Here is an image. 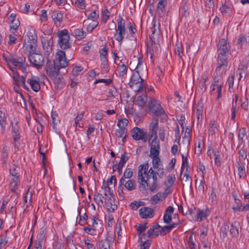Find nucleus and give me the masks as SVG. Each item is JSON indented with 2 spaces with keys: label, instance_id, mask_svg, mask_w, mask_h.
<instances>
[{
  "label": "nucleus",
  "instance_id": "1",
  "mask_svg": "<svg viewBox=\"0 0 249 249\" xmlns=\"http://www.w3.org/2000/svg\"><path fill=\"white\" fill-rule=\"evenodd\" d=\"M47 74L53 80L54 83H63L64 79L59 75L60 68L55 64L54 60L47 58L45 67Z\"/></svg>",
  "mask_w": 249,
  "mask_h": 249
},
{
  "label": "nucleus",
  "instance_id": "2",
  "mask_svg": "<svg viewBox=\"0 0 249 249\" xmlns=\"http://www.w3.org/2000/svg\"><path fill=\"white\" fill-rule=\"evenodd\" d=\"M147 107L148 112L151 113L155 118L161 117L163 118L167 115L159 102L154 98H151L148 102Z\"/></svg>",
  "mask_w": 249,
  "mask_h": 249
},
{
  "label": "nucleus",
  "instance_id": "3",
  "mask_svg": "<svg viewBox=\"0 0 249 249\" xmlns=\"http://www.w3.org/2000/svg\"><path fill=\"white\" fill-rule=\"evenodd\" d=\"M217 59L228 60L231 54V48L229 42L224 38L219 39L217 44Z\"/></svg>",
  "mask_w": 249,
  "mask_h": 249
},
{
  "label": "nucleus",
  "instance_id": "4",
  "mask_svg": "<svg viewBox=\"0 0 249 249\" xmlns=\"http://www.w3.org/2000/svg\"><path fill=\"white\" fill-rule=\"evenodd\" d=\"M9 67L11 70L19 69L21 70L22 72H25L26 71V67L25 64V58L24 57L17 56L13 55L12 58L9 59Z\"/></svg>",
  "mask_w": 249,
  "mask_h": 249
},
{
  "label": "nucleus",
  "instance_id": "5",
  "mask_svg": "<svg viewBox=\"0 0 249 249\" xmlns=\"http://www.w3.org/2000/svg\"><path fill=\"white\" fill-rule=\"evenodd\" d=\"M57 36L59 37L58 44L61 49L66 50L71 47L69 42L70 36L67 30L64 29L58 31Z\"/></svg>",
  "mask_w": 249,
  "mask_h": 249
},
{
  "label": "nucleus",
  "instance_id": "6",
  "mask_svg": "<svg viewBox=\"0 0 249 249\" xmlns=\"http://www.w3.org/2000/svg\"><path fill=\"white\" fill-rule=\"evenodd\" d=\"M28 58L30 62L37 69H40L42 68L44 58L41 54L38 53L37 52H30L28 54Z\"/></svg>",
  "mask_w": 249,
  "mask_h": 249
},
{
  "label": "nucleus",
  "instance_id": "7",
  "mask_svg": "<svg viewBox=\"0 0 249 249\" xmlns=\"http://www.w3.org/2000/svg\"><path fill=\"white\" fill-rule=\"evenodd\" d=\"M142 64L141 61L139 60V62L138 64V65L136 68V71L134 72L130 78V81L129 83V85L130 87H131L133 85L137 84L140 83L139 85V87L138 89L137 90V92L141 91L143 90V86L142 84V82L143 81V79L141 78V75L140 73V71L139 70V66Z\"/></svg>",
  "mask_w": 249,
  "mask_h": 249
},
{
  "label": "nucleus",
  "instance_id": "8",
  "mask_svg": "<svg viewBox=\"0 0 249 249\" xmlns=\"http://www.w3.org/2000/svg\"><path fill=\"white\" fill-rule=\"evenodd\" d=\"M131 135L136 141L142 140L143 142L147 141V132L138 127H135L131 130Z\"/></svg>",
  "mask_w": 249,
  "mask_h": 249
},
{
  "label": "nucleus",
  "instance_id": "9",
  "mask_svg": "<svg viewBox=\"0 0 249 249\" xmlns=\"http://www.w3.org/2000/svg\"><path fill=\"white\" fill-rule=\"evenodd\" d=\"M42 47L44 54L48 57L51 53H53V39L52 37H46L42 39Z\"/></svg>",
  "mask_w": 249,
  "mask_h": 249
},
{
  "label": "nucleus",
  "instance_id": "10",
  "mask_svg": "<svg viewBox=\"0 0 249 249\" xmlns=\"http://www.w3.org/2000/svg\"><path fill=\"white\" fill-rule=\"evenodd\" d=\"M157 136L154 137V139L149 144L150 146V155H153L154 157L159 156L160 151V142L157 140Z\"/></svg>",
  "mask_w": 249,
  "mask_h": 249
},
{
  "label": "nucleus",
  "instance_id": "11",
  "mask_svg": "<svg viewBox=\"0 0 249 249\" xmlns=\"http://www.w3.org/2000/svg\"><path fill=\"white\" fill-rule=\"evenodd\" d=\"M56 56L59 63L58 66L60 69L65 68L68 65L69 61L66 59L65 52L59 50L57 52Z\"/></svg>",
  "mask_w": 249,
  "mask_h": 249
},
{
  "label": "nucleus",
  "instance_id": "12",
  "mask_svg": "<svg viewBox=\"0 0 249 249\" xmlns=\"http://www.w3.org/2000/svg\"><path fill=\"white\" fill-rule=\"evenodd\" d=\"M217 67L215 70V72L217 75H222L223 73L226 72L228 60H222L220 59H217Z\"/></svg>",
  "mask_w": 249,
  "mask_h": 249
},
{
  "label": "nucleus",
  "instance_id": "13",
  "mask_svg": "<svg viewBox=\"0 0 249 249\" xmlns=\"http://www.w3.org/2000/svg\"><path fill=\"white\" fill-rule=\"evenodd\" d=\"M139 214L142 218H152L154 215V211L151 208L142 207L139 210Z\"/></svg>",
  "mask_w": 249,
  "mask_h": 249
},
{
  "label": "nucleus",
  "instance_id": "14",
  "mask_svg": "<svg viewBox=\"0 0 249 249\" xmlns=\"http://www.w3.org/2000/svg\"><path fill=\"white\" fill-rule=\"evenodd\" d=\"M38 80V77L32 76L31 78L28 79L27 81L31 89L35 92H37L40 89V85Z\"/></svg>",
  "mask_w": 249,
  "mask_h": 249
},
{
  "label": "nucleus",
  "instance_id": "15",
  "mask_svg": "<svg viewBox=\"0 0 249 249\" xmlns=\"http://www.w3.org/2000/svg\"><path fill=\"white\" fill-rule=\"evenodd\" d=\"M133 172L130 168H126L124 171L123 176L121 178L119 181V189H123V185L125 182V178H130L133 176Z\"/></svg>",
  "mask_w": 249,
  "mask_h": 249
},
{
  "label": "nucleus",
  "instance_id": "16",
  "mask_svg": "<svg viewBox=\"0 0 249 249\" xmlns=\"http://www.w3.org/2000/svg\"><path fill=\"white\" fill-rule=\"evenodd\" d=\"M101 61L102 63L101 67L104 73H107L108 72V64L107 56L104 54L103 53H101Z\"/></svg>",
  "mask_w": 249,
  "mask_h": 249
},
{
  "label": "nucleus",
  "instance_id": "17",
  "mask_svg": "<svg viewBox=\"0 0 249 249\" xmlns=\"http://www.w3.org/2000/svg\"><path fill=\"white\" fill-rule=\"evenodd\" d=\"M46 234V227L43 226L40 230L37 237V243L43 244V240L45 239Z\"/></svg>",
  "mask_w": 249,
  "mask_h": 249
},
{
  "label": "nucleus",
  "instance_id": "18",
  "mask_svg": "<svg viewBox=\"0 0 249 249\" xmlns=\"http://www.w3.org/2000/svg\"><path fill=\"white\" fill-rule=\"evenodd\" d=\"M149 168V164L147 162L143 164H141L138 167V175L140 177L142 178V179L143 178V175L146 174Z\"/></svg>",
  "mask_w": 249,
  "mask_h": 249
},
{
  "label": "nucleus",
  "instance_id": "19",
  "mask_svg": "<svg viewBox=\"0 0 249 249\" xmlns=\"http://www.w3.org/2000/svg\"><path fill=\"white\" fill-rule=\"evenodd\" d=\"M147 102V95L144 93L142 95L138 96L136 100V104L141 107H143L145 106Z\"/></svg>",
  "mask_w": 249,
  "mask_h": 249
},
{
  "label": "nucleus",
  "instance_id": "20",
  "mask_svg": "<svg viewBox=\"0 0 249 249\" xmlns=\"http://www.w3.org/2000/svg\"><path fill=\"white\" fill-rule=\"evenodd\" d=\"M167 4V0H160L157 5V12L161 15L165 10V6Z\"/></svg>",
  "mask_w": 249,
  "mask_h": 249
},
{
  "label": "nucleus",
  "instance_id": "21",
  "mask_svg": "<svg viewBox=\"0 0 249 249\" xmlns=\"http://www.w3.org/2000/svg\"><path fill=\"white\" fill-rule=\"evenodd\" d=\"M117 21V29L116 31H126L125 28V21L120 15L118 16Z\"/></svg>",
  "mask_w": 249,
  "mask_h": 249
},
{
  "label": "nucleus",
  "instance_id": "22",
  "mask_svg": "<svg viewBox=\"0 0 249 249\" xmlns=\"http://www.w3.org/2000/svg\"><path fill=\"white\" fill-rule=\"evenodd\" d=\"M12 136L15 141L18 140L20 138L19 133L18 132V128L17 123L15 124L12 123Z\"/></svg>",
  "mask_w": 249,
  "mask_h": 249
},
{
  "label": "nucleus",
  "instance_id": "23",
  "mask_svg": "<svg viewBox=\"0 0 249 249\" xmlns=\"http://www.w3.org/2000/svg\"><path fill=\"white\" fill-rule=\"evenodd\" d=\"M209 213V211L208 210H201L197 213V215H196V219L197 221H201L203 219L207 218Z\"/></svg>",
  "mask_w": 249,
  "mask_h": 249
},
{
  "label": "nucleus",
  "instance_id": "24",
  "mask_svg": "<svg viewBox=\"0 0 249 249\" xmlns=\"http://www.w3.org/2000/svg\"><path fill=\"white\" fill-rule=\"evenodd\" d=\"M94 200L95 201L98 205H99L98 202H100L102 204L105 203L106 206H108L107 204L106 198L99 193H96L94 194Z\"/></svg>",
  "mask_w": 249,
  "mask_h": 249
},
{
  "label": "nucleus",
  "instance_id": "25",
  "mask_svg": "<svg viewBox=\"0 0 249 249\" xmlns=\"http://www.w3.org/2000/svg\"><path fill=\"white\" fill-rule=\"evenodd\" d=\"M124 186L128 191H133L136 188L135 181L133 179H129L126 182L125 181L123 186Z\"/></svg>",
  "mask_w": 249,
  "mask_h": 249
},
{
  "label": "nucleus",
  "instance_id": "26",
  "mask_svg": "<svg viewBox=\"0 0 249 249\" xmlns=\"http://www.w3.org/2000/svg\"><path fill=\"white\" fill-rule=\"evenodd\" d=\"M152 159V164L153 168H157L159 166L162 165V161L159 158V156H156L154 157L153 155H149Z\"/></svg>",
  "mask_w": 249,
  "mask_h": 249
},
{
  "label": "nucleus",
  "instance_id": "27",
  "mask_svg": "<svg viewBox=\"0 0 249 249\" xmlns=\"http://www.w3.org/2000/svg\"><path fill=\"white\" fill-rule=\"evenodd\" d=\"M208 80V76L206 75H203L199 79V87L202 91H205L206 89V82Z\"/></svg>",
  "mask_w": 249,
  "mask_h": 249
},
{
  "label": "nucleus",
  "instance_id": "28",
  "mask_svg": "<svg viewBox=\"0 0 249 249\" xmlns=\"http://www.w3.org/2000/svg\"><path fill=\"white\" fill-rule=\"evenodd\" d=\"M19 185V179L18 177H14L10 184V190L12 192H15L16 188Z\"/></svg>",
  "mask_w": 249,
  "mask_h": 249
},
{
  "label": "nucleus",
  "instance_id": "29",
  "mask_svg": "<svg viewBox=\"0 0 249 249\" xmlns=\"http://www.w3.org/2000/svg\"><path fill=\"white\" fill-rule=\"evenodd\" d=\"M209 135H213L215 134L216 130H217V124L215 123V121L214 120H212L210 121L209 123Z\"/></svg>",
  "mask_w": 249,
  "mask_h": 249
},
{
  "label": "nucleus",
  "instance_id": "30",
  "mask_svg": "<svg viewBox=\"0 0 249 249\" xmlns=\"http://www.w3.org/2000/svg\"><path fill=\"white\" fill-rule=\"evenodd\" d=\"M27 46L26 47L27 48H29V50H28L29 53H32L33 52H38L37 50V42H33L32 41H27Z\"/></svg>",
  "mask_w": 249,
  "mask_h": 249
},
{
  "label": "nucleus",
  "instance_id": "31",
  "mask_svg": "<svg viewBox=\"0 0 249 249\" xmlns=\"http://www.w3.org/2000/svg\"><path fill=\"white\" fill-rule=\"evenodd\" d=\"M245 163H242L241 161L238 163V175L239 176V178H242L244 177V176L246 175L245 174V168L244 166Z\"/></svg>",
  "mask_w": 249,
  "mask_h": 249
},
{
  "label": "nucleus",
  "instance_id": "32",
  "mask_svg": "<svg viewBox=\"0 0 249 249\" xmlns=\"http://www.w3.org/2000/svg\"><path fill=\"white\" fill-rule=\"evenodd\" d=\"M238 138L241 142H244L247 139L246 129L244 127H242L239 129Z\"/></svg>",
  "mask_w": 249,
  "mask_h": 249
},
{
  "label": "nucleus",
  "instance_id": "33",
  "mask_svg": "<svg viewBox=\"0 0 249 249\" xmlns=\"http://www.w3.org/2000/svg\"><path fill=\"white\" fill-rule=\"evenodd\" d=\"M52 17L55 22V20H57L60 23L62 20L63 15L61 12L58 11H56L53 12Z\"/></svg>",
  "mask_w": 249,
  "mask_h": 249
},
{
  "label": "nucleus",
  "instance_id": "34",
  "mask_svg": "<svg viewBox=\"0 0 249 249\" xmlns=\"http://www.w3.org/2000/svg\"><path fill=\"white\" fill-rule=\"evenodd\" d=\"M236 222H234L231 225L230 232L233 237H237L239 235L238 228L236 227Z\"/></svg>",
  "mask_w": 249,
  "mask_h": 249
},
{
  "label": "nucleus",
  "instance_id": "35",
  "mask_svg": "<svg viewBox=\"0 0 249 249\" xmlns=\"http://www.w3.org/2000/svg\"><path fill=\"white\" fill-rule=\"evenodd\" d=\"M151 178L153 179V182L150 186V190L152 192L154 191L157 187L158 184V178L157 177V174L155 173L151 176Z\"/></svg>",
  "mask_w": 249,
  "mask_h": 249
},
{
  "label": "nucleus",
  "instance_id": "36",
  "mask_svg": "<svg viewBox=\"0 0 249 249\" xmlns=\"http://www.w3.org/2000/svg\"><path fill=\"white\" fill-rule=\"evenodd\" d=\"M98 18H99L98 13H96V11H94L90 14V15L89 16L88 18L87 19V20H85L84 21L83 23L87 24V21L89 19H91L92 20V21H97V20Z\"/></svg>",
  "mask_w": 249,
  "mask_h": 249
},
{
  "label": "nucleus",
  "instance_id": "37",
  "mask_svg": "<svg viewBox=\"0 0 249 249\" xmlns=\"http://www.w3.org/2000/svg\"><path fill=\"white\" fill-rule=\"evenodd\" d=\"M100 249H110L109 241L107 239L101 240L99 243Z\"/></svg>",
  "mask_w": 249,
  "mask_h": 249
},
{
  "label": "nucleus",
  "instance_id": "38",
  "mask_svg": "<svg viewBox=\"0 0 249 249\" xmlns=\"http://www.w3.org/2000/svg\"><path fill=\"white\" fill-rule=\"evenodd\" d=\"M215 87H216L217 91L218 92L217 98L219 99L222 96L221 90H222V84L218 85V84H215L213 83L211 85L212 90H214L215 89Z\"/></svg>",
  "mask_w": 249,
  "mask_h": 249
},
{
  "label": "nucleus",
  "instance_id": "39",
  "mask_svg": "<svg viewBox=\"0 0 249 249\" xmlns=\"http://www.w3.org/2000/svg\"><path fill=\"white\" fill-rule=\"evenodd\" d=\"M238 154H239V160H242V161L243 162L242 163H245V161H246V162L247 163H248V162H249L248 160H246V158H247V153H246V151L244 149H240L239 151Z\"/></svg>",
  "mask_w": 249,
  "mask_h": 249
},
{
  "label": "nucleus",
  "instance_id": "40",
  "mask_svg": "<svg viewBox=\"0 0 249 249\" xmlns=\"http://www.w3.org/2000/svg\"><path fill=\"white\" fill-rule=\"evenodd\" d=\"M128 123V120L125 118H123L118 120L117 125L119 128L126 129V126L127 125Z\"/></svg>",
  "mask_w": 249,
  "mask_h": 249
},
{
  "label": "nucleus",
  "instance_id": "41",
  "mask_svg": "<svg viewBox=\"0 0 249 249\" xmlns=\"http://www.w3.org/2000/svg\"><path fill=\"white\" fill-rule=\"evenodd\" d=\"M220 9L222 13H230L232 12V6L230 4L227 5L225 3L222 4Z\"/></svg>",
  "mask_w": 249,
  "mask_h": 249
},
{
  "label": "nucleus",
  "instance_id": "42",
  "mask_svg": "<svg viewBox=\"0 0 249 249\" xmlns=\"http://www.w3.org/2000/svg\"><path fill=\"white\" fill-rule=\"evenodd\" d=\"M126 31H116L115 35V39L118 42L122 43L123 39L124 38V35L125 34Z\"/></svg>",
  "mask_w": 249,
  "mask_h": 249
},
{
  "label": "nucleus",
  "instance_id": "43",
  "mask_svg": "<svg viewBox=\"0 0 249 249\" xmlns=\"http://www.w3.org/2000/svg\"><path fill=\"white\" fill-rule=\"evenodd\" d=\"M160 228L158 223H156L151 227L147 231V236L148 237H151L152 235L154 234V231L159 229Z\"/></svg>",
  "mask_w": 249,
  "mask_h": 249
},
{
  "label": "nucleus",
  "instance_id": "44",
  "mask_svg": "<svg viewBox=\"0 0 249 249\" xmlns=\"http://www.w3.org/2000/svg\"><path fill=\"white\" fill-rule=\"evenodd\" d=\"M205 3L206 10L210 11L211 10H213L214 4L213 0H204Z\"/></svg>",
  "mask_w": 249,
  "mask_h": 249
},
{
  "label": "nucleus",
  "instance_id": "45",
  "mask_svg": "<svg viewBox=\"0 0 249 249\" xmlns=\"http://www.w3.org/2000/svg\"><path fill=\"white\" fill-rule=\"evenodd\" d=\"M229 229V227L228 224L227 223H224L220 229V232L223 238H225L227 236V232Z\"/></svg>",
  "mask_w": 249,
  "mask_h": 249
},
{
  "label": "nucleus",
  "instance_id": "46",
  "mask_svg": "<svg viewBox=\"0 0 249 249\" xmlns=\"http://www.w3.org/2000/svg\"><path fill=\"white\" fill-rule=\"evenodd\" d=\"M15 85H16L18 87L22 86L24 89H27V90H29L28 86L25 84V77L23 76H21L19 78V83H15Z\"/></svg>",
  "mask_w": 249,
  "mask_h": 249
},
{
  "label": "nucleus",
  "instance_id": "47",
  "mask_svg": "<svg viewBox=\"0 0 249 249\" xmlns=\"http://www.w3.org/2000/svg\"><path fill=\"white\" fill-rule=\"evenodd\" d=\"M138 180L140 185V187L146 189V187L148 186L147 180H145L143 177V178L142 179V178L139 176H138Z\"/></svg>",
  "mask_w": 249,
  "mask_h": 249
},
{
  "label": "nucleus",
  "instance_id": "48",
  "mask_svg": "<svg viewBox=\"0 0 249 249\" xmlns=\"http://www.w3.org/2000/svg\"><path fill=\"white\" fill-rule=\"evenodd\" d=\"M156 170L155 173L160 178H162L165 176V173L162 165L159 166L157 168H154Z\"/></svg>",
  "mask_w": 249,
  "mask_h": 249
},
{
  "label": "nucleus",
  "instance_id": "49",
  "mask_svg": "<svg viewBox=\"0 0 249 249\" xmlns=\"http://www.w3.org/2000/svg\"><path fill=\"white\" fill-rule=\"evenodd\" d=\"M127 71V68L125 64H122L119 70V76L123 78L126 74Z\"/></svg>",
  "mask_w": 249,
  "mask_h": 249
},
{
  "label": "nucleus",
  "instance_id": "50",
  "mask_svg": "<svg viewBox=\"0 0 249 249\" xmlns=\"http://www.w3.org/2000/svg\"><path fill=\"white\" fill-rule=\"evenodd\" d=\"M98 25L97 21H93L91 23H89L87 25V30L89 32H91L92 30L95 28Z\"/></svg>",
  "mask_w": 249,
  "mask_h": 249
},
{
  "label": "nucleus",
  "instance_id": "51",
  "mask_svg": "<svg viewBox=\"0 0 249 249\" xmlns=\"http://www.w3.org/2000/svg\"><path fill=\"white\" fill-rule=\"evenodd\" d=\"M6 147L4 146L2 150V153H1V160L2 161V162L3 163H5L7 160L8 159V153L6 151Z\"/></svg>",
  "mask_w": 249,
  "mask_h": 249
},
{
  "label": "nucleus",
  "instance_id": "52",
  "mask_svg": "<svg viewBox=\"0 0 249 249\" xmlns=\"http://www.w3.org/2000/svg\"><path fill=\"white\" fill-rule=\"evenodd\" d=\"M214 163L217 166H220L221 165V160L220 159L219 152L218 150L216 151L214 153Z\"/></svg>",
  "mask_w": 249,
  "mask_h": 249
},
{
  "label": "nucleus",
  "instance_id": "53",
  "mask_svg": "<svg viewBox=\"0 0 249 249\" xmlns=\"http://www.w3.org/2000/svg\"><path fill=\"white\" fill-rule=\"evenodd\" d=\"M20 25V22L19 20H15L14 21V23L12 24V25L10 26V31L12 33H14L16 31L18 30V27Z\"/></svg>",
  "mask_w": 249,
  "mask_h": 249
},
{
  "label": "nucleus",
  "instance_id": "54",
  "mask_svg": "<svg viewBox=\"0 0 249 249\" xmlns=\"http://www.w3.org/2000/svg\"><path fill=\"white\" fill-rule=\"evenodd\" d=\"M102 17L103 20L104 21V22H106L110 17L109 12L107 9H106L103 11L102 13Z\"/></svg>",
  "mask_w": 249,
  "mask_h": 249
},
{
  "label": "nucleus",
  "instance_id": "55",
  "mask_svg": "<svg viewBox=\"0 0 249 249\" xmlns=\"http://www.w3.org/2000/svg\"><path fill=\"white\" fill-rule=\"evenodd\" d=\"M127 133L126 129L119 128L116 130L115 132V135L118 138L123 137L124 134Z\"/></svg>",
  "mask_w": 249,
  "mask_h": 249
},
{
  "label": "nucleus",
  "instance_id": "56",
  "mask_svg": "<svg viewBox=\"0 0 249 249\" xmlns=\"http://www.w3.org/2000/svg\"><path fill=\"white\" fill-rule=\"evenodd\" d=\"M109 200L111 201L109 204L107 202V205L108 206H107L108 207L107 209L110 213H113L117 209V206L116 204H113L112 203V199L111 197L109 198Z\"/></svg>",
  "mask_w": 249,
  "mask_h": 249
},
{
  "label": "nucleus",
  "instance_id": "57",
  "mask_svg": "<svg viewBox=\"0 0 249 249\" xmlns=\"http://www.w3.org/2000/svg\"><path fill=\"white\" fill-rule=\"evenodd\" d=\"M147 224L145 223L144 224H140L138 227L137 231L139 234V236H140L142 233L146 229H147Z\"/></svg>",
  "mask_w": 249,
  "mask_h": 249
},
{
  "label": "nucleus",
  "instance_id": "58",
  "mask_svg": "<svg viewBox=\"0 0 249 249\" xmlns=\"http://www.w3.org/2000/svg\"><path fill=\"white\" fill-rule=\"evenodd\" d=\"M129 158V157L127 155V153L126 152H124V154H122L121 155L119 163L124 165Z\"/></svg>",
  "mask_w": 249,
  "mask_h": 249
},
{
  "label": "nucleus",
  "instance_id": "59",
  "mask_svg": "<svg viewBox=\"0 0 249 249\" xmlns=\"http://www.w3.org/2000/svg\"><path fill=\"white\" fill-rule=\"evenodd\" d=\"M159 120L158 118H154V121H153L150 125V129H157L158 127Z\"/></svg>",
  "mask_w": 249,
  "mask_h": 249
},
{
  "label": "nucleus",
  "instance_id": "60",
  "mask_svg": "<svg viewBox=\"0 0 249 249\" xmlns=\"http://www.w3.org/2000/svg\"><path fill=\"white\" fill-rule=\"evenodd\" d=\"M247 43V38L245 36L240 37L237 40V44L242 48L243 45H246Z\"/></svg>",
  "mask_w": 249,
  "mask_h": 249
},
{
  "label": "nucleus",
  "instance_id": "61",
  "mask_svg": "<svg viewBox=\"0 0 249 249\" xmlns=\"http://www.w3.org/2000/svg\"><path fill=\"white\" fill-rule=\"evenodd\" d=\"M175 180H176V177H175V176L174 174H171L168 176L167 183L169 185L170 187L173 185Z\"/></svg>",
  "mask_w": 249,
  "mask_h": 249
},
{
  "label": "nucleus",
  "instance_id": "62",
  "mask_svg": "<svg viewBox=\"0 0 249 249\" xmlns=\"http://www.w3.org/2000/svg\"><path fill=\"white\" fill-rule=\"evenodd\" d=\"M11 71L13 72V78L14 80V84H15L16 83H19V78L20 76H19L18 73L16 71H15V70L13 69Z\"/></svg>",
  "mask_w": 249,
  "mask_h": 249
},
{
  "label": "nucleus",
  "instance_id": "63",
  "mask_svg": "<svg viewBox=\"0 0 249 249\" xmlns=\"http://www.w3.org/2000/svg\"><path fill=\"white\" fill-rule=\"evenodd\" d=\"M160 228L161 229V230L160 231V234L163 235L166 234L167 233H169L171 231L169 225L165 226L163 227H161L160 226Z\"/></svg>",
  "mask_w": 249,
  "mask_h": 249
},
{
  "label": "nucleus",
  "instance_id": "64",
  "mask_svg": "<svg viewBox=\"0 0 249 249\" xmlns=\"http://www.w3.org/2000/svg\"><path fill=\"white\" fill-rule=\"evenodd\" d=\"M142 203H143V202H141V201L137 202V201H133L132 202H131V203L130 204V206H131L132 209L137 210L139 207H140L141 206H142Z\"/></svg>",
  "mask_w": 249,
  "mask_h": 249
}]
</instances>
